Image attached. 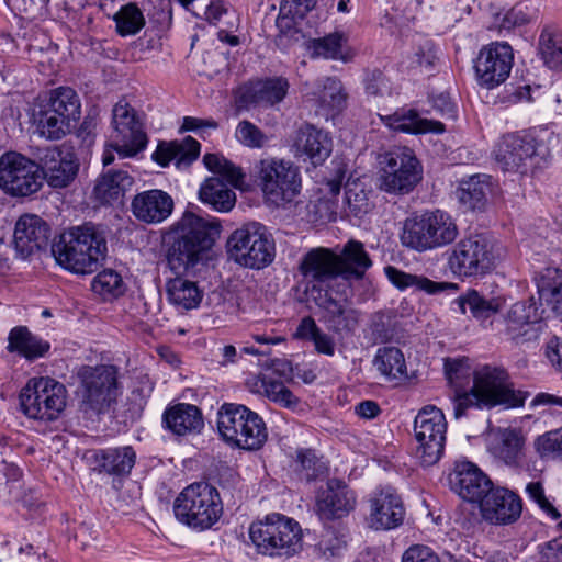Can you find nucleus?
I'll return each mask as SVG.
<instances>
[{"label": "nucleus", "instance_id": "a19ab883", "mask_svg": "<svg viewBox=\"0 0 562 562\" xmlns=\"http://www.w3.org/2000/svg\"><path fill=\"white\" fill-rule=\"evenodd\" d=\"M133 183L134 179L127 171L109 170L94 187L95 199L104 205L120 203Z\"/></svg>", "mask_w": 562, "mask_h": 562}, {"label": "nucleus", "instance_id": "4be33fe9", "mask_svg": "<svg viewBox=\"0 0 562 562\" xmlns=\"http://www.w3.org/2000/svg\"><path fill=\"white\" fill-rule=\"evenodd\" d=\"M42 180L46 179L53 188H65L76 178L79 164L74 153L60 150L58 147H46L37 149Z\"/></svg>", "mask_w": 562, "mask_h": 562}, {"label": "nucleus", "instance_id": "bb28decb", "mask_svg": "<svg viewBox=\"0 0 562 562\" xmlns=\"http://www.w3.org/2000/svg\"><path fill=\"white\" fill-rule=\"evenodd\" d=\"M175 207L173 199L159 189L137 193L131 203L135 218L144 224L156 225L166 221Z\"/></svg>", "mask_w": 562, "mask_h": 562}, {"label": "nucleus", "instance_id": "13d9d810", "mask_svg": "<svg viewBox=\"0 0 562 562\" xmlns=\"http://www.w3.org/2000/svg\"><path fill=\"white\" fill-rule=\"evenodd\" d=\"M345 204L347 212L356 217H361L370 210V202L362 189L348 188L345 191Z\"/></svg>", "mask_w": 562, "mask_h": 562}, {"label": "nucleus", "instance_id": "680f3d73", "mask_svg": "<svg viewBox=\"0 0 562 562\" xmlns=\"http://www.w3.org/2000/svg\"><path fill=\"white\" fill-rule=\"evenodd\" d=\"M526 492L529 498L532 499L551 519H560V512L546 497L543 486L540 482H530L526 486Z\"/></svg>", "mask_w": 562, "mask_h": 562}, {"label": "nucleus", "instance_id": "dca6fc26", "mask_svg": "<svg viewBox=\"0 0 562 562\" xmlns=\"http://www.w3.org/2000/svg\"><path fill=\"white\" fill-rule=\"evenodd\" d=\"M147 135L135 109L125 101L117 102L112 111L110 147L120 157H133L147 146Z\"/></svg>", "mask_w": 562, "mask_h": 562}, {"label": "nucleus", "instance_id": "4c0bfd02", "mask_svg": "<svg viewBox=\"0 0 562 562\" xmlns=\"http://www.w3.org/2000/svg\"><path fill=\"white\" fill-rule=\"evenodd\" d=\"M386 126L394 131L408 134H442L445 124L440 121L422 117L415 110H401L383 117Z\"/></svg>", "mask_w": 562, "mask_h": 562}, {"label": "nucleus", "instance_id": "58836bf2", "mask_svg": "<svg viewBox=\"0 0 562 562\" xmlns=\"http://www.w3.org/2000/svg\"><path fill=\"white\" fill-rule=\"evenodd\" d=\"M49 349L50 344L33 335L26 326L13 327L9 333L7 350L29 361L44 357Z\"/></svg>", "mask_w": 562, "mask_h": 562}, {"label": "nucleus", "instance_id": "338daca9", "mask_svg": "<svg viewBox=\"0 0 562 562\" xmlns=\"http://www.w3.org/2000/svg\"><path fill=\"white\" fill-rule=\"evenodd\" d=\"M432 109L442 117L454 119L456 117V105L451 101L448 93L441 92L434 95L430 100Z\"/></svg>", "mask_w": 562, "mask_h": 562}, {"label": "nucleus", "instance_id": "f8f14e48", "mask_svg": "<svg viewBox=\"0 0 562 562\" xmlns=\"http://www.w3.org/2000/svg\"><path fill=\"white\" fill-rule=\"evenodd\" d=\"M20 406L32 419L56 420L66 407L65 385L49 376L32 378L21 390Z\"/></svg>", "mask_w": 562, "mask_h": 562}, {"label": "nucleus", "instance_id": "393cba45", "mask_svg": "<svg viewBox=\"0 0 562 562\" xmlns=\"http://www.w3.org/2000/svg\"><path fill=\"white\" fill-rule=\"evenodd\" d=\"M356 506V495L338 479L327 481L326 488L318 492L315 509L322 519H336L348 515Z\"/></svg>", "mask_w": 562, "mask_h": 562}, {"label": "nucleus", "instance_id": "2eb2a0df", "mask_svg": "<svg viewBox=\"0 0 562 562\" xmlns=\"http://www.w3.org/2000/svg\"><path fill=\"white\" fill-rule=\"evenodd\" d=\"M381 189L387 193L408 194L423 179V167L413 149L397 147L384 156Z\"/></svg>", "mask_w": 562, "mask_h": 562}, {"label": "nucleus", "instance_id": "052dcab7", "mask_svg": "<svg viewBox=\"0 0 562 562\" xmlns=\"http://www.w3.org/2000/svg\"><path fill=\"white\" fill-rule=\"evenodd\" d=\"M363 82L366 92L369 95L384 97L391 93L390 80L379 69L368 70Z\"/></svg>", "mask_w": 562, "mask_h": 562}, {"label": "nucleus", "instance_id": "0e129e2a", "mask_svg": "<svg viewBox=\"0 0 562 562\" xmlns=\"http://www.w3.org/2000/svg\"><path fill=\"white\" fill-rule=\"evenodd\" d=\"M529 22L527 14L519 7H514L508 10L502 18L501 22H498L499 31H510L516 26H521Z\"/></svg>", "mask_w": 562, "mask_h": 562}, {"label": "nucleus", "instance_id": "0eeeda50", "mask_svg": "<svg viewBox=\"0 0 562 562\" xmlns=\"http://www.w3.org/2000/svg\"><path fill=\"white\" fill-rule=\"evenodd\" d=\"M457 236L458 227L452 217L435 210L405 218L400 239L404 247L424 252L449 245Z\"/></svg>", "mask_w": 562, "mask_h": 562}, {"label": "nucleus", "instance_id": "5701e85b", "mask_svg": "<svg viewBox=\"0 0 562 562\" xmlns=\"http://www.w3.org/2000/svg\"><path fill=\"white\" fill-rule=\"evenodd\" d=\"M290 151L297 159L310 160L314 166H318L330 156L333 139L324 130L305 123L294 132Z\"/></svg>", "mask_w": 562, "mask_h": 562}, {"label": "nucleus", "instance_id": "39448f33", "mask_svg": "<svg viewBox=\"0 0 562 562\" xmlns=\"http://www.w3.org/2000/svg\"><path fill=\"white\" fill-rule=\"evenodd\" d=\"M548 131H526L504 135L494 147V158L505 171L520 175L533 173L544 168L551 157Z\"/></svg>", "mask_w": 562, "mask_h": 562}, {"label": "nucleus", "instance_id": "20e7f679", "mask_svg": "<svg viewBox=\"0 0 562 562\" xmlns=\"http://www.w3.org/2000/svg\"><path fill=\"white\" fill-rule=\"evenodd\" d=\"M535 280L540 303L533 296L517 301L502 315L504 334L510 340L518 341L528 333L530 325L542 319V303L562 317V271L549 267L540 271Z\"/></svg>", "mask_w": 562, "mask_h": 562}, {"label": "nucleus", "instance_id": "cd10ccee", "mask_svg": "<svg viewBox=\"0 0 562 562\" xmlns=\"http://www.w3.org/2000/svg\"><path fill=\"white\" fill-rule=\"evenodd\" d=\"M370 525L374 529H393L404 519L401 497L391 488H380L370 498Z\"/></svg>", "mask_w": 562, "mask_h": 562}, {"label": "nucleus", "instance_id": "9b49d317", "mask_svg": "<svg viewBox=\"0 0 562 562\" xmlns=\"http://www.w3.org/2000/svg\"><path fill=\"white\" fill-rule=\"evenodd\" d=\"M81 103L70 87H58L49 92L38 112V131L48 139H60L71 132L80 119Z\"/></svg>", "mask_w": 562, "mask_h": 562}, {"label": "nucleus", "instance_id": "72a5a7b5", "mask_svg": "<svg viewBox=\"0 0 562 562\" xmlns=\"http://www.w3.org/2000/svg\"><path fill=\"white\" fill-rule=\"evenodd\" d=\"M166 428L177 436L200 432L204 420L200 408L192 404L178 403L166 408L162 415Z\"/></svg>", "mask_w": 562, "mask_h": 562}, {"label": "nucleus", "instance_id": "c85d7f7f", "mask_svg": "<svg viewBox=\"0 0 562 562\" xmlns=\"http://www.w3.org/2000/svg\"><path fill=\"white\" fill-rule=\"evenodd\" d=\"M480 508L483 517L498 525L516 521L521 514V499L507 488H492L482 499Z\"/></svg>", "mask_w": 562, "mask_h": 562}, {"label": "nucleus", "instance_id": "f3484780", "mask_svg": "<svg viewBox=\"0 0 562 562\" xmlns=\"http://www.w3.org/2000/svg\"><path fill=\"white\" fill-rule=\"evenodd\" d=\"M42 187L38 160L34 161L18 151L0 156V188L14 196H27Z\"/></svg>", "mask_w": 562, "mask_h": 562}, {"label": "nucleus", "instance_id": "8fccbe9b", "mask_svg": "<svg viewBox=\"0 0 562 562\" xmlns=\"http://www.w3.org/2000/svg\"><path fill=\"white\" fill-rule=\"evenodd\" d=\"M116 32L121 36L137 34L145 26L143 11L134 2L126 3L113 15Z\"/></svg>", "mask_w": 562, "mask_h": 562}, {"label": "nucleus", "instance_id": "c756f323", "mask_svg": "<svg viewBox=\"0 0 562 562\" xmlns=\"http://www.w3.org/2000/svg\"><path fill=\"white\" fill-rule=\"evenodd\" d=\"M308 100L317 105V113L334 117L342 111L346 105V93L341 81L336 77H324L317 79L312 90L306 93Z\"/></svg>", "mask_w": 562, "mask_h": 562}, {"label": "nucleus", "instance_id": "b1692460", "mask_svg": "<svg viewBox=\"0 0 562 562\" xmlns=\"http://www.w3.org/2000/svg\"><path fill=\"white\" fill-rule=\"evenodd\" d=\"M452 490L468 502H479L492 490L491 480L470 461H458L450 474Z\"/></svg>", "mask_w": 562, "mask_h": 562}, {"label": "nucleus", "instance_id": "4d7b16f0", "mask_svg": "<svg viewBox=\"0 0 562 562\" xmlns=\"http://www.w3.org/2000/svg\"><path fill=\"white\" fill-rule=\"evenodd\" d=\"M346 547V540L342 536H339L335 530H325L317 544L315 546V552L328 560L330 558L339 555Z\"/></svg>", "mask_w": 562, "mask_h": 562}, {"label": "nucleus", "instance_id": "864d4df0", "mask_svg": "<svg viewBox=\"0 0 562 562\" xmlns=\"http://www.w3.org/2000/svg\"><path fill=\"white\" fill-rule=\"evenodd\" d=\"M92 290L100 295L117 296L124 292L122 277L114 270L99 272L92 281Z\"/></svg>", "mask_w": 562, "mask_h": 562}, {"label": "nucleus", "instance_id": "de8ad7c7", "mask_svg": "<svg viewBox=\"0 0 562 562\" xmlns=\"http://www.w3.org/2000/svg\"><path fill=\"white\" fill-rule=\"evenodd\" d=\"M491 450L505 464L517 467L524 457V438L514 429H505Z\"/></svg>", "mask_w": 562, "mask_h": 562}, {"label": "nucleus", "instance_id": "aec40b11", "mask_svg": "<svg viewBox=\"0 0 562 562\" xmlns=\"http://www.w3.org/2000/svg\"><path fill=\"white\" fill-rule=\"evenodd\" d=\"M514 52L505 42H493L483 46L474 59L475 78L479 86L493 89L503 83L512 71Z\"/></svg>", "mask_w": 562, "mask_h": 562}, {"label": "nucleus", "instance_id": "423d86ee", "mask_svg": "<svg viewBox=\"0 0 562 562\" xmlns=\"http://www.w3.org/2000/svg\"><path fill=\"white\" fill-rule=\"evenodd\" d=\"M249 539L258 554L270 558H289L302 549V528L291 517L271 513L252 521Z\"/></svg>", "mask_w": 562, "mask_h": 562}, {"label": "nucleus", "instance_id": "774afa93", "mask_svg": "<svg viewBox=\"0 0 562 562\" xmlns=\"http://www.w3.org/2000/svg\"><path fill=\"white\" fill-rule=\"evenodd\" d=\"M540 553V562H562V537L546 542Z\"/></svg>", "mask_w": 562, "mask_h": 562}, {"label": "nucleus", "instance_id": "c9c22d12", "mask_svg": "<svg viewBox=\"0 0 562 562\" xmlns=\"http://www.w3.org/2000/svg\"><path fill=\"white\" fill-rule=\"evenodd\" d=\"M200 154V143L188 136L182 143H161L153 154V159L162 167L175 162L178 169L190 166Z\"/></svg>", "mask_w": 562, "mask_h": 562}, {"label": "nucleus", "instance_id": "412c9836", "mask_svg": "<svg viewBox=\"0 0 562 562\" xmlns=\"http://www.w3.org/2000/svg\"><path fill=\"white\" fill-rule=\"evenodd\" d=\"M306 293L323 310L324 322L331 331L352 333L358 327L360 313L348 305L347 299H336L317 284L307 285Z\"/></svg>", "mask_w": 562, "mask_h": 562}, {"label": "nucleus", "instance_id": "6ab92c4d", "mask_svg": "<svg viewBox=\"0 0 562 562\" xmlns=\"http://www.w3.org/2000/svg\"><path fill=\"white\" fill-rule=\"evenodd\" d=\"M494 255L486 237L474 235L461 239L448 257L450 270L459 277L484 274L494 266Z\"/></svg>", "mask_w": 562, "mask_h": 562}, {"label": "nucleus", "instance_id": "09e8293b", "mask_svg": "<svg viewBox=\"0 0 562 562\" xmlns=\"http://www.w3.org/2000/svg\"><path fill=\"white\" fill-rule=\"evenodd\" d=\"M384 272L390 282L400 290L415 288L435 294L447 286V283L434 282L426 277L407 273L393 266L385 267Z\"/></svg>", "mask_w": 562, "mask_h": 562}, {"label": "nucleus", "instance_id": "2f4dec72", "mask_svg": "<svg viewBox=\"0 0 562 562\" xmlns=\"http://www.w3.org/2000/svg\"><path fill=\"white\" fill-rule=\"evenodd\" d=\"M289 82L282 77L251 82L241 88L239 102L249 105L272 106L286 95Z\"/></svg>", "mask_w": 562, "mask_h": 562}, {"label": "nucleus", "instance_id": "bf43d9fd", "mask_svg": "<svg viewBox=\"0 0 562 562\" xmlns=\"http://www.w3.org/2000/svg\"><path fill=\"white\" fill-rule=\"evenodd\" d=\"M297 461L307 481L316 480L326 472L325 463L312 450L299 451Z\"/></svg>", "mask_w": 562, "mask_h": 562}, {"label": "nucleus", "instance_id": "a211bd4d", "mask_svg": "<svg viewBox=\"0 0 562 562\" xmlns=\"http://www.w3.org/2000/svg\"><path fill=\"white\" fill-rule=\"evenodd\" d=\"M415 437L418 442L417 457L423 465H432L443 453L447 423L441 409L424 407L415 418Z\"/></svg>", "mask_w": 562, "mask_h": 562}, {"label": "nucleus", "instance_id": "4468645a", "mask_svg": "<svg viewBox=\"0 0 562 562\" xmlns=\"http://www.w3.org/2000/svg\"><path fill=\"white\" fill-rule=\"evenodd\" d=\"M78 376L82 386L81 411L98 415L109 408L117 391V369L111 364L86 366Z\"/></svg>", "mask_w": 562, "mask_h": 562}, {"label": "nucleus", "instance_id": "6e6552de", "mask_svg": "<svg viewBox=\"0 0 562 562\" xmlns=\"http://www.w3.org/2000/svg\"><path fill=\"white\" fill-rule=\"evenodd\" d=\"M173 512L181 524L196 531H205L220 520L223 504L217 490L201 482L187 486L178 495Z\"/></svg>", "mask_w": 562, "mask_h": 562}, {"label": "nucleus", "instance_id": "f704fd0d", "mask_svg": "<svg viewBox=\"0 0 562 562\" xmlns=\"http://www.w3.org/2000/svg\"><path fill=\"white\" fill-rule=\"evenodd\" d=\"M94 459L100 473L124 477L135 465L136 452L131 446L108 448L97 451Z\"/></svg>", "mask_w": 562, "mask_h": 562}, {"label": "nucleus", "instance_id": "a18cd8bd", "mask_svg": "<svg viewBox=\"0 0 562 562\" xmlns=\"http://www.w3.org/2000/svg\"><path fill=\"white\" fill-rule=\"evenodd\" d=\"M490 179L486 175H474L462 180L458 190L460 202L471 210H482L491 192Z\"/></svg>", "mask_w": 562, "mask_h": 562}, {"label": "nucleus", "instance_id": "ea45409f", "mask_svg": "<svg viewBox=\"0 0 562 562\" xmlns=\"http://www.w3.org/2000/svg\"><path fill=\"white\" fill-rule=\"evenodd\" d=\"M453 304L458 306L462 314H465L469 310L475 319L484 323L502 310L505 305V300L502 296L485 297L479 291L470 289L458 296Z\"/></svg>", "mask_w": 562, "mask_h": 562}, {"label": "nucleus", "instance_id": "e433bc0d", "mask_svg": "<svg viewBox=\"0 0 562 562\" xmlns=\"http://www.w3.org/2000/svg\"><path fill=\"white\" fill-rule=\"evenodd\" d=\"M371 266L372 261L361 241L351 239L337 254L338 276L345 279H361Z\"/></svg>", "mask_w": 562, "mask_h": 562}, {"label": "nucleus", "instance_id": "a878e982", "mask_svg": "<svg viewBox=\"0 0 562 562\" xmlns=\"http://www.w3.org/2000/svg\"><path fill=\"white\" fill-rule=\"evenodd\" d=\"M49 226L37 215L25 214L15 223L13 243L21 259L47 247Z\"/></svg>", "mask_w": 562, "mask_h": 562}, {"label": "nucleus", "instance_id": "9d476101", "mask_svg": "<svg viewBox=\"0 0 562 562\" xmlns=\"http://www.w3.org/2000/svg\"><path fill=\"white\" fill-rule=\"evenodd\" d=\"M228 257L241 267L262 269L274 258V241L267 227L251 222L235 229L226 243Z\"/></svg>", "mask_w": 562, "mask_h": 562}, {"label": "nucleus", "instance_id": "6e6d98bb", "mask_svg": "<svg viewBox=\"0 0 562 562\" xmlns=\"http://www.w3.org/2000/svg\"><path fill=\"white\" fill-rule=\"evenodd\" d=\"M235 136L240 144L249 148H261L268 142L267 135L247 120L238 123Z\"/></svg>", "mask_w": 562, "mask_h": 562}, {"label": "nucleus", "instance_id": "f257e3e1", "mask_svg": "<svg viewBox=\"0 0 562 562\" xmlns=\"http://www.w3.org/2000/svg\"><path fill=\"white\" fill-rule=\"evenodd\" d=\"M220 224L186 211L166 233L167 265L176 276L191 274L211 249Z\"/></svg>", "mask_w": 562, "mask_h": 562}, {"label": "nucleus", "instance_id": "603ef678", "mask_svg": "<svg viewBox=\"0 0 562 562\" xmlns=\"http://www.w3.org/2000/svg\"><path fill=\"white\" fill-rule=\"evenodd\" d=\"M535 449L541 458L562 460V427L539 436Z\"/></svg>", "mask_w": 562, "mask_h": 562}, {"label": "nucleus", "instance_id": "5fc2aeb1", "mask_svg": "<svg viewBox=\"0 0 562 562\" xmlns=\"http://www.w3.org/2000/svg\"><path fill=\"white\" fill-rule=\"evenodd\" d=\"M469 359H446L445 360V374L449 384L453 387V396L458 390L468 391L462 386V381L472 375Z\"/></svg>", "mask_w": 562, "mask_h": 562}, {"label": "nucleus", "instance_id": "37998d69", "mask_svg": "<svg viewBox=\"0 0 562 562\" xmlns=\"http://www.w3.org/2000/svg\"><path fill=\"white\" fill-rule=\"evenodd\" d=\"M199 195L202 202L220 212L232 210L236 202L235 192L217 177L206 179L200 188Z\"/></svg>", "mask_w": 562, "mask_h": 562}, {"label": "nucleus", "instance_id": "49530a36", "mask_svg": "<svg viewBox=\"0 0 562 562\" xmlns=\"http://www.w3.org/2000/svg\"><path fill=\"white\" fill-rule=\"evenodd\" d=\"M249 385L254 393L263 394L282 407L294 408L299 404V398L279 380L257 376Z\"/></svg>", "mask_w": 562, "mask_h": 562}, {"label": "nucleus", "instance_id": "e2e57ef3", "mask_svg": "<svg viewBox=\"0 0 562 562\" xmlns=\"http://www.w3.org/2000/svg\"><path fill=\"white\" fill-rule=\"evenodd\" d=\"M401 562H441L435 551L423 544H413L407 548Z\"/></svg>", "mask_w": 562, "mask_h": 562}, {"label": "nucleus", "instance_id": "f03ea898", "mask_svg": "<svg viewBox=\"0 0 562 562\" xmlns=\"http://www.w3.org/2000/svg\"><path fill=\"white\" fill-rule=\"evenodd\" d=\"M57 265L76 274H90L105 260L108 243L104 232L87 223L57 235L50 245Z\"/></svg>", "mask_w": 562, "mask_h": 562}, {"label": "nucleus", "instance_id": "1a4fd4ad", "mask_svg": "<svg viewBox=\"0 0 562 562\" xmlns=\"http://www.w3.org/2000/svg\"><path fill=\"white\" fill-rule=\"evenodd\" d=\"M217 429L226 442L246 450L261 448L268 437L263 419L247 406L235 403L221 406Z\"/></svg>", "mask_w": 562, "mask_h": 562}, {"label": "nucleus", "instance_id": "69168bd1", "mask_svg": "<svg viewBox=\"0 0 562 562\" xmlns=\"http://www.w3.org/2000/svg\"><path fill=\"white\" fill-rule=\"evenodd\" d=\"M317 0H283L282 11L286 14H294L303 19L316 5Z\"/></svg>", "mask_w": 562, "mask_h": 562}, {"label": "nucleus", "instance_id": "7c9ffc66", "mask_svg": "<svg viewBox=\"0 0 562 562\" xmlns=\"http://www.w3.org/2000/svg\"><path fill=\"white\" fill-rule=\"evenodd\" d=\"M299 271L310 282L323 283L335 279L337 271V254L328 248H313L301 259Z\"/></svg>", "mask_w": 562, "mask_h": 562}, {"label": "nucleus", "instance_id": "7ed1b4c3", "mask_svg": "<svg viewBox=\"0 0 562 562\" xmlns=\"http://www.w3.org/2000/svg\"><path fill=\"white\" fill-rule=\"evenodd\" d=\"M473 385L469 391L458 390L452 396L453 414L460 418L470 407L492 408L522 406L527 392L515 390L508 372L498 366L483 364L473 370Z\"/></svg>", "mask_w": 562, "mask_h": 562}, {"label": "nucleus", "instance_id": "3c124183", "mask_svg": "<svg viewBox=\"0 0 562 562\" xmlns=\"http://www.w3.org/2000/svg\"><path fill=\"white\" fill-rule=\"evenodd\" d=\"M203 162L210 171L220 175L227 183L237 187L243 182L244 173L241 169L227 160L224 156L206 154L203 157Z\"/></svg>", "mask_w": 562, "mask_h": 562}, {"label": "nucleus", "instance_id": "79ce46f5", "mask_svg": "<svg viewBox=\"0 0 562 562\" xmlns=\"http://www.w3.org/2000/svg\"><path fill=\"white\" fill-rule=\"evenodd\" d=\"M169 302L183 310H192L199 306L202 300V291L196 283L182 276H176L166 284Z\"/></svg>", "mask_w": 562, "mask_h": 562}, {"label": "nucleus", "instance_id": "473e14b6", "mask_svg": "<svg viewBox=\"0 0 562 562\" xmlns=\"http://www.w3.org/2000/svg\"><path fill=\"white\" fill-rule=\"evenodd\" d=\"M311 58H323L350 63L355 57L349 38L344 32H333L322 37L311 38L306 43Z\"/></svg>", "mask_w": 562, "mask_h": 562}, {"label": "nucleus", "instance_id": "c03bdc74", "mask_svg": "<svg viewBox=\"0 0 562 562\" xmlns=\"http://www.w3.org/2000/svg\"><path fill=\"white\" fill-rule=\"evenodd\" d=\"M373 366L387 380H402L407 376L406 362L403 352L396 347L378 349Z\"/></svg>", "mask_w": 562, "mask_h": 562}, {"label": "nucleus", "instance_id": "ddd939ff", "mask_svg": "<svg viewBox=\"0 0 562 562\" xmlns=\"http://www.w3.org/2000/svg\"><path fill=\"white\" fill-rule=\"evenodd\" d=\"M257 178L266 201L274 206L292 202L301 191L299 168L290 160L265 158L257 165Z\"/></svg>", "mask_w": 562, "mask_h": 562}]
</instances>
